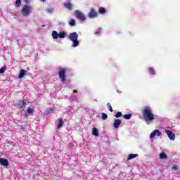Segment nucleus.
Wrapping results in <instances>:
<instances>
[{
	"label": "nucleus",
	"mask_w": 180,
	"mask_h": 180,
	"mask_svg": "<svg viewBox=\"0 0 180 180\" xmlns=\"http://www.w3.org/2000/svg\"><path fill=\"white\" fill-rule=\"evenodd\" d=\"M142 115L146 123H148V122H154V120H155L153 108L150 106L147 105L143 108Z\"/></svg>",
	"instance_id": "nucleus-1"
},
{
	"label": "nucleus",
	"mask_w": 180,
	"mask_h": 180,
	"mask_svg": "<svg viewBox=\"0 0 180 180\" xmlns=\"http://www.w3.org/2000/svg\"><path fill=\"white\" fill-rule=\"evenodd\" d=\"M69 40L72 41V47L75 49V47H78L79 46V41L78 40V33L72 32L69 34Z\"/></svg>",
	"instance_id": "nucleus-2"
},
{
	"label": "nucleus",
	"mask_w": 180,
	"mask_h": 180,
	"mask_svg": "<svg viewBox=\"0 0 180 180\" xmlns=\"http://www.w3.org/2000/svg\"><path fill=\"white\" fill-rule=\"evenodd\" d=\"M66 72L67 68H59L58 75L61 82H65V77H67L65 75Z\"/></svg>",
	"instance_id": "nucleus-3"
},
{
	"label": "nucleus",
	"mask_w": 180,
	"mask_h": 180,
	"mask_svg": "<svg viewBox=\"0 0 180 180\" xmlns=\"http://www.w3.org/2000/svg\"><path fill=\"white\" fill-rule=\"evenodd\" d=\"M32 6L29 5H25L22 8L21 13L22 16H29L32 13Z\"/></svg>",
	"instance_id": "nucleus-4"
},
{
	"label": "nucleus",
	"mask_w": 180,
	"mask_h": 180,
	"mask_svg": "<svg viewBox=\"0 0 180 180\" xmlns=\"http://www.w3.org/2000/svg\"><path fill=\"white\" fill-rule=\"evenodd\" d=\"M75 17L79 20H81L82 22H84V20H86V17L85 16V14H84V13H82L78 10H76L75 11Z\"/></svg>",
	"instance_id": "nucleus-5"
},
{
	"label": "nucleus",
	"mask_w": 180,
	"mask_h": 180,
	"mask_svg": "<svg viewBox=\"0 0 180 180\" xmlns=\"http://www.w3.org/2000/svg\"><path fill=\"white\" fill-rule=\"evenodd\" d=\"M88 17L89 19H95L98 17V13L95 11V8H91L90 12L88 13Z\"/></svg>",
	"instance_id": "nucleus-6"
},
{
	"label": "nucleus",
	"mask_w": 180,
	"mask_h": 180,
	"mask_svg": "<svg viewBox=\"0 0 180 180\" xmlns=\"http://www.w3.org/2000/svg\"><path fill=\"white\" fill-rule=\"evenodd\" d=\"M165 133H166V134L167 135V137H169V140H172V141H174V140H175V134H174V132L171 130H165Z\"/></svg>",
	"instance_id": "nucleus-7"
},
{
	"label": "nucleus",
	"mask_w": 180,
	"mask_h": 180,
	"mask_svg": "<svg viewBox=\"0 0 180 180\" xmlns=\"http://www.w3.org/2000/svg\"><path fill=\"white\" fill-rule=\"evenodd\" d=\"M157 136L158 137H160L162 136V133L158 129H155L150 135V139H154V137Z\"/></svg>",
	"instance_id": "nucleus-8"
},
{
	"label": "nucleus",
	"mask_w": 180,
	"mask_h": 180,
	"mask_svg": "<svg viewBox=\"0 0 180 180\" xmlns=\"http://www.w3.org/2000/svg\"><path fill=\"white\" fill-rule=\"evenodd\" d=\"M0 165H3L4 167H9V161L5 158H0Z\"/></svg>",
	"instance_id": "nucleus-9"
},
{
	"label": "nucleus",
	"mask_w": 180,
	"mask_h": 180,
	"mask_svg": "<svg viewBox=\"0 0 180 180\" xmlns=\"http://www.w3.org/2000/svg\"><path fill=\"white\" fill-rule=\"evenodd\" d=\"M63 6L66 9H68V11H72V9H73L72 4H71V2H70V1H67V2L64 3Z\"/></svg>",
	"instance_id": "nucleus-10"
},
{
	"label": "nucleus",
	"mask_w": 180,
	"mask_h": 180,
	"mask_svg": "<svg viewBox=\"0 0 180 180\" xmlns=\"http://www.w3.org/2000/svg\"><path fill=\"white\" fill-rule=\"evenodd\" d=\"M120 124H122V120H120V119H117L115 120L114 122V128L115 129H118L119 126H120Z\"/></svg>",
	"instance_id": "nucleus-11"
},
{
	"label": "nucleus",
	"mask_w": 180,
	"mask_h": 180,
	"mask_svg": "<svg viewBox=\"0 0 180 180\" xmlns=\"http://www.w3.org/2000/svg\"><path fill=\"white\" fill-rule=\"evenodd\" d=\"M148 72H149V75L155 76V74H156L155 69H154V68H153V67H149L148 68Z\"/></svg>",
	"instance_id": "nucleus-12"
},
{
	"label": "nucleus",
	"mask_w": 180,
	"mask_h": 180,
	"mask_svg": "<svg viewBox=\"0 0 180 180\" xmlns=\"http://www.w3.org/2000/svg\"><path fill=\"white\" fill-rule=\"evenodd\" d=\"M18 106L19 108H20L21 109H23L25 108H26V101H20L18 103Z\"/></svg>",
	"instance_id": "nucleus-13"
},
{
	"label": "nucleus",
	"mask_w": 180,
	"mask_h": 180,
	"mask_svg": "<svg viewBox=\"0 0 180 180\" xmlns=\"http://www.w3.org/2000/svg\"><path fill=\"white\" fill-rule=\"evenodd\" d=\"M58 36L59 34L57 32V31L52 32V39H53V40H57V39H58Z\"/></svg>",
	"instance_id": "nucleus-14"
},
{
	"label": "nucleus",
	"mask_w": 180,
	"mask_h": 180,
	"mask_svg": "<svg viewBox=\"0 0 180 180\" xmlns=\"http://www.w3.org/2000/svg\"><path fill=\"white\" fill-rule=\"evenodd\" d=\"M58 37L59 39H65V37H67V32H59Z\"/></svg>",
	"instance_id": "nucleus-15"
},
{
	"label": "nucleus",
	"mask_w": 180,
	"mask_h": 180,
	"mask_svg": "<svg viewBox=\"0 0 180 180\" xmlns=\"http://www.w3.org/2000/svg\"><path fill=\"white\" fill-rule=\"evenodd\" d=\"M33 112H34V110L30 107H29L27 109V111L25 112V115H33Z\"/></svg>",
	"instance_id": "nucleus-16"
},
{
	"label": "nucleus",
	"mask_w": 180,
	"mask_h": 180,
	"mask_svg": "<svg viewBox=\"0 0 180 180\" xmlns=\"http://www.w3.org/2000/svg\"><path fill=\"white\" fill-rule=\"evenodd\" d=\"M26 74V70H21L20 72V74L18 75V78L22 79L25 77V75Z\"/></svg>",
	"instance_id": "nucleus-17"
},
{
	"label": "nucleus",
	"mask_w": 180,
	"mask_h": 180,
	"mask_svg": "<svg viewBox=\"0 0 180 180\" xmlns=\"http://www.w3.org/2000/svg\"><path fill=\"white\" fill-rule=\"evenodd\" d=\"M92 134L94 136H96V137H98V136H99V132L98 131V129L97 128H93L92 129Z\"/></svg>",
	"instance_id": "nucleus-18"
},
{
	"label": "nucleus",
	"mask_w": 180,
	"mask_h": 180,
	"mask_svg": "<svg viewBox=\"0 0 180 180\" xmlns=\"http://www.w3.org/2000/svg\"><path fill=\"white\" fill-rule=\"evenodd\" d=\"M98 12L101 15H105V13H106V9L103 7H101L98 9Z\"/></svg>",
	"instance_id": "nucleus-19"
},
{
	"label": "nucleus",
	"mask_w": 180,
	"mask_h": 180,
	"mask_svg": "<svg viewBox=\"0 0 180 180\" xmlns=\"http://www.w3.org/2000/svg\"><path fill=\"white\" fill-rule=\"evenodd\" d=\"M58 129H61L63 127V124H64V121L62 120V118H60L58 120Z\"/></svg>",
	"instance_id": "nucleus-20"
},
{
	"label": "nucleus",
	"mask_w": 180,
	"mask_h": 180,
	"mask_svg": "<svg viewBox=\"0 0 180 180\" xmlns=\"http://www.w3.org/2000/svg\"><path fill=\"white\" fill-rule=\"evenodd\" d=\"M124 119H126V120H130L131 119V114H125L123 115Z\"/></svg>",
	"instance_id": "nucleus-21"
},
{
	"label": "nucleus",
	"mask_w": 180,
	"mask_h": 180,
	"mask_svg": "<svg viewBox=\"0 0 180 180\" xmlns=\"http://www.w3.org/2000/svg\"><path fill=\"white\" fill-rule=\"evenodd\" d=\"M136 157H139L137 154H129L128 156V160H133V158H136Z\"/></svg>",
	"instance_id": "nucleus-22"
},
{
	"label": "nucleus",
	"mask_w": 180,
	"mask_h": 180,
	"mask_svg": "<svg viewBox=\"0 0 180 180\" xmlns=\"http://www.w3.org/2000/svg\"><path fill=\"white\" fill-rule=\"evenodd\" d=\"M21 6H22V0H16L15 6L17 8H20Z\"/></svg>",
	"instance_id": "nucleus-23"
},
{
	"label": "nucleus",
	"mask_w": 180,
	"mask_h": 180,
	"mask_svg": "<svg viewBox=\"0 0 180 180\" xmlns=\"http://www.w3.org/2000/svg\"><path fill=\"white\" fill-rule=\"evenodd\" d=\"M54 110H56V108L54 107L49 108L46 110V113H54Z\"/></svg>",
	"instance_id": "nucleus-24"
},
{
	"label": "nucleus",
	"mask_w": 180,
	"mask_h": 180,
	"mask_svg": "<svg viewBox=\"0 0 180 180\" xmlns=\"http://www.w3.org/2000/svg\"><path fill=\"white\" fill-rule=\"evenodd\" d=\"M160 158L161 160H167V155L165 153H162L160 154Z\"/></svg>",
	"instance_id": "nucleus-25"
},
{
	"label": "nucleus",
	"mask_w": 180,
	"mask_h": 180,
	"mask_svg": "<svg viewBox=\"0 0 180 180\" xmlns=\"http://www.w3.org/2000/svg\"><path fill=\"white\" fill-rule=\"evenodd\" d=\"M69 25H70V26H75V25H76L75 20L70 19V20L69 22Z\"/></svg>",
	"instance_id": "nucleus-26"
},
{
	"label": "nucleus",
	"mask_w": 180,
	"mask_h": 180,
	"mask_svg": "<svg viewBox=\"0 0 180 180\" xmlns=\"http://www.w3.org/2000/svg\"><path fill=\"white\" fill-rule=\"evenodd\" d=\"M46 11L47 13H54V8H46Z\"/></svg>",
	"instance_id": "nucleus-27"
},
{
	"label": "nucleus",
	"mask_w": 180,
	"mask_h": 180,
	"mask_svg": "<svg viewBox=\"0 0 180 180\" xmlns=\"http://www.w3.org/2000/svg\"><path fill=\"white\" fill-rule=\"evenodd\" d=\"M101 117L103 120H106L108 119V115L106 113L103 112L101 115Z\"/></svg>",
	"instance_id": "nucleus-28"
},
{
	"label": "nucleus",
	"mask_w": 180,
	"mask_h": 180,
	"mask_svg": "<svg viewBox=\"0 0 180 180\" xmlns=\"http://www.w3.org/2000/svg\"><path fill=\"white\" fill-rule=\"evenodd\" d=\"M107 107L108 108V110H110V112H113V108L109 103H107Z\"/></svg>",
	"instance_id": "nucleus-29"
},
{
	"label": "nucleus",
	"mask_w": 180,
	"mask_h": 180,
	"mask_svg": "<svg viewBox=\"0 0 180 180\" xmlns=\"http://www.w3.org/2000/svg\"><path fill=\"white\" fill-rule=\"evenodd\" d=\"M115 116L117 118L122 117V112L120 111L117 112Z\"/></svg>",
	"instance_id": "nucleus-30"
},
{
	"label": "nucleus",
	"mask_w": 180,
	"mask_h": 180,
	"mask_svg": "<svg viewBox=\"0 0 180 180\" xmlns=\"http://www.w3.org/2000/svg\"><path fill=\"white\" fill-rule=\"evenodd\" d=\"M101 28H98L95 32L94 34H96L97 36L101 35Z\"/></svg>",
	"instance_id": "nucleus-31"
},
{
	"label": "nucleus",
	"mask_w": 180,
	"mask_h": 180,
	"mask_svg": "<svg viewBox=\"0 0 180 180\" xmlns=\"http://www.w3.org/2000/svg\"><path fill=\"white\" fill-rule=\"evenodd\" d=\"M5 70H6V67L4 66L2 68H0V74H4L5 72Z\"/></svg>",
	"instance_id": "nucleus-32"
},
{
	"label": "nucleus",
	"mask_w": 180,
	"mask_h": 180,
	"mask_svg": "<svg viewBox=\"0 0 180 180\" xmlns=\"http://www.w3.org/2000/svg\"><path fill=\"white\" fill-rule=\"evenodd\" d=\"M58 25H59V26H65V22H64L63 21H59L58 22Z\"/></svg>",
	"instance_id": "nucleus-33"
},
{
	"label": "nucleus",
	"mask_w": 180,
	"mask_h": 180,
	"mask_svg": "<svg viewBox=\"0 0 180 180\" xmlns=\"http://www.w3.org/2000/svg\"><path fill=\"white\" fill-rule=\"evenodd\" d=\"M172 169L174 171H176V169H178V167H176V166H173V167H172Z\"/></svg>",
	"instance_id": "nucleus-34"
},
{
	"label": "nucleus",
	"mask_w": 180,
	"mask_h": 180,
	"mask_svg": "<svg viewBox=\"0 0 180 180\" xmlns=\"http://www.w3.org/2000/svg\"><path fill=\"white\" fill-rule=\"evenodd\" d=\"M77 97L75 96H72V101H76Z\"/></svg>",
	"instance_id": "nucleus-35"
},
{
	"label": "nucleus",
	"mask_w": 180,
	"mask_h": 180,
	"mask_svg": "<svg viewBox=\"0 0 180 180\" xmlns=\"http://www.w3.org/2000/svg\"><path fill=\"white\" fill-rule=\"evenodd\" d=\"M40 2H46V0H39Z\"/></svg>",
	"instance_id": "nucleus-36"
},
{
	"label": "nucleus",
	"mask_w": 180,
	"mask_h": 180,
	"mask_svg": "<svg viewBox=\"0 0 180 180\" xmlns=\"http://www.w3.org/2000/svg\"><path fill=\"white\" fill-rule=\"evenodd\" d=\"M25 1L26 3H27V2H29V0H25Z\"/></svg>",
	"instance_id": "nucleus-37"
},
{
	"label": "nucleus",
	"mask_w": 180,
	"mask_h": 180,
	"mask_svg": "<svg viewBox=\"0 0 180 180\" xmlns=\"http://www.w3.org/2000/svg\"><path fill=\"white\" fill-rule=\"evenodd\" d=\"M73 92L77 93V90H73Z\"/></svg>",
	"instance_id": "nucleus-38"
},
{
	"label": "nucleus",
	"mask_w": 180,
	"mask_h": 180,
	"mask_svg": "<svg viewBox=\"0 0 180 180\" xmlns=\"http://www.w3.org/2000/svg\"><path fill=\"white\" fill-rule=\"evenodd\" d=\"M42 27H46V25H42Z\"/></svg>",
	"instance_id": "nucleus-39"
},
{
	"label": "nucleus",
	"mask_w": 180,
	"mask_h": 180,
	"mask_svg": "<svg viewBox=\"0 0 180 180\" xmlns=\"http://www.w3.org/2000/svg\"><path fill=\"white\" fill-rule=\"evenodd\" d=\"M21 129H22V130H25V127H22Z\"/></svg>",
	"instance_id": "nucleus-40"
},
{
	"label": "nucleus",
	"mask_w": 180,
	"mask_h": 180,
	"mask_svg": "<svg viewBox=\"0 0 180 180\" xmlns=\"http://www.w3.org/2000/svg\"><path fill=\"white\" fill-rule=\"evenodd\" d=\"M68 88H71V86H68Z\"/></svg>",
	"instance_id": "nucleus-41"
},
{
	"label": "nucleus",
	"mask_w": 180,
	"mask_h": 180,
	"mask_svg": "<svg viewBox=\"0 0 180 180\" xmlns=\"http://www.w3.org/2000/svg\"><path fill=\"white\" fill-rule=\"evenodd\" d=\"M119 93V91H117ZM120 94H122V91H120Z\"/></svg>",
	"instance_id": "nucleus-42"
},
{
	"label": "nucleus",
	"mask_w": 180,
	"mask_h": 180,
	"mask_svg": "<svg viewBox=\"0 0 180 180\" xmlns=\"http://www.w3.org/2000/svg\"><path fill=\"white\" fill-rule=\"evenodd\" d=\"M22 113H23V110L22 111Z\"/></svg>",
	"instance_id": "nucleus-43"
}]
</instances>
